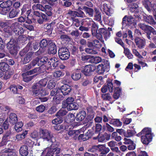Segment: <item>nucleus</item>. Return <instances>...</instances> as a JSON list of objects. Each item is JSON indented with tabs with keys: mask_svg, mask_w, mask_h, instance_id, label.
I'll list each match as a JSON object with an SVG mask.
<instances>
[{
	"mask_svg": "<svg viewBox=\"0 0 156 156\" xmlns=\"http://www.w3.org/2000/svg\"><path fill=\"white\" fill-rule=\"evenodd\" d=\"M138 15H134L135 19L132 16H129L127 17L126 16H125L122 19V23L126 25H130L133 24L134 26L136 24V22L137 21H140V16Z\"/></svg>",
	"mask_w": 156,
	"mask_h": 156,
	"instance_id": "0eeeda50",
	"label": "nucleus"
},
{
	"mask_svg": "<svg viewBox=\"0 0 156 156\" xmlns=\"http://www.w3.org/2000/svg\"><path fill=\"white\" fill-rule=\"evenodd\" d=\"M74 99L73 98L69 97L66 99V100L63 101L62 103V107L63 108H66L69 105L73 102Z\"/></svg>",
	"mask_w": 156,
	"mask_h": 156,
	"instance_id": "72a5a7b5",
	"label": "nucleus"
},
{
	"mask_svg": "<svg viewBox=\"0 0 156 156\" xmlns=\"http://www.w3.org/2000/svg\"><path fill=\"white\" fill-rule=\"evenodd\" d=\"M99 33H98V40H99L102 43L104 42V40L102 39V35L106 31L104 28H100L98 30Z\"/></svg>",
	"mask_w": 156,
	"mask_h": 156,
	"instance_id": "8fccbe9b",
	"label": "nucleus"
},
{
	"mask_svg": "<svg viewBox=\"0 0 156 156\" xmlns=\"http://www.w3.org/2000/svg\"><path fill=\"white\" fill-rule=\"evenodd\" d=\"M27 133L28 131L25 130L23 131L22 133L16 135V138L18 140H21L25 137V136Z\"/></svg>",
	"mask_w": 156,
	"mask_h": 156,
	"instance_id": "864d4df0",
	"label": "nucleus"
},
{
	"mask_svg": "<svg viewBox=\"0 0 156 156\" xmlns=\"http://www.w3.org/2000/svg\"><path fill=\"white\" fill-rule=\"evenodd\" d=\"M98 74H103L110 70V63L107 60L98 56Z\"/></svg>",
	"mask_w": 156,
	"mask_h": 156,
	"instance_id": "f257e3e1",
	"label": "nucleus"
},
{
	"mask_svg": "<svg viewBox=\"0 0 156 156\" xmlns=\"http://www.w3.org/2000/svg\"><path fill=\"white\" fill-rule=\"evenodd\" d=\"M59 58L62 60L68 59L70 56L69 51L67 47H62L59 48L58 51Z\"/></svg>",
	"mask_w": 156,
	"mask_h": 156,
	"instance_id": "6e6552de",
	"label": "nucleus"
},
{
	"mask_svg": "<svg viewBox=\"0 0 156 156\" xmlns=\"http://www.w3.org/2000/svg\"><path fill=\"white\" fill-rule=\"evenodd\" d=\"M86 116V113L84 111H79L75 117V119L77 121L81 122L83 120Z\"/></svg>",
	"mask_w": 156,
	"mask_h": 156,
	"instance_id": "b1692460",
	"label": "nucleus"
},
{
	"mask_svg": "<svg viewBox=\"0 0 156 156\" xmlns=\"http://www.w3.org/2000/svg\"><path fill=\"white\" fill-rule=\"evenodd\" d=\"M110 123L116 126H120L122 125V122L120 121L119 119H118L112 120L110 122Z\"/></svg>",
	"mask_w": 156,
	"mask_h": 156,
	"instance_id": "5fc2aeb1",
	"label": "nucleus"
},
{
	"mask_svg": "<svg viewBox=\"0 0 156 156\" xmlns=\"http://www.w3.org/2000/svg\"><path fill=\"white\" fill-rule=\"evenodd\" d=\"M145 131V135L141 137V141L145 144L147 145L151 141L152 138V135L151 133V130L150 128H145L142 130V132Z\"/></svg>",
	"mask_w": 156,
	"mask_h": 156,
	"instance_id": "423d86ee",
	"label": "nucleus"
},
{
	"mask_svg": "<svg viewBox=\"0 0 156 156\" xmlns=\"http://www.w3.org/2000/svg\"><path fill=\"white\" fill-rule=\"evenodd\" d=\"M12 32L16 35L20 36L23 34L25 30L22 27H20V24L18 22H15L11 24Z\"/></svg>",
	"mask_w": 156,
	"mask_h": 156,
	"instance_id": "f8f14e48",
	"label": "nucleus"
},
{
	"mask_svg": "<svg viewBox=\"0 0 156 156\" xmlns=\"http://www.w3.org/2000/svg\"><path fill=\"white\" fill-rule=\"evenodd\" d=\"M64 108L60 109L55 114L56 116H60L64 118V116L66 115L68 113V111Z\"/></svg>",
	"mask_w": 156,
	"mask_h": 156,
	"instance_id": "ea45409f",
	"label": "nucleus"
},
{
	"mask_svg": "<svg viewBox=\"0 0 156 156\" xmlns=\"http://www.w3.org/2000/svg\"><path fill=\"white\" fill-rule=\"evenodd\" d=\"M121 89L119 87L115 88V93L113 95L114 98L116 99L118 98L121 93Z\"/></svg>",
	"mask_w": 156,
	"mask_h": 156,
	"instance_id": "6e6d98bb",
	"label": "nucleus"
},
{
	"mask_svg": "<svg viewBox=\"0 0 156 156\" xmlns=\"http://www.w3.org/2000/svg\"><path fill=\"white\" fill-rule=\"evenodd\" d=\"M139 27L144 30L145 32H148L149 30H152V27H151L145 25L144 23H140L138 24Z\"/></svg>",
	"mask_w": 156,
	"mask_h": 156,
	"instance_id": "c03bdc74",
	"label": "nucleus"
},
{
	"mask_svg": "<svg viewBox=\"0 0 156 156\" xmlns=\"http://www.w3.org/2000/svg\"><path fill=\"white\" fill-rule=\"evenodd\" d=\"M55 24V23L52 22L50 23L44 24L43 26L45 32H47L50 34H51Z\"/></svg>",
	"mask_w": 156,
	"mask_h": 156,
	"instance_id": "c85d7f7f",
	"label": "nucleus"
},
{
	"mask_svg": "<svg viewBox=\"0 0 156 156\" xmlns=\"http://www.w3.org/2000/svg\"><path fill=\"white\" fill-rule=\"evenodd\" d=\"M48 61V58L46 57H43L41 58L39 57V63H38L39 66H44Z\"/></svg>",
	"mask_w": 156,
	"mask_h": 156,
	"instance_id": "09e8293b",
	"label": "nucleus"
},
{
	"mask_svg": "<svg viewBox=\"0 0 156 156\" xmlns=\"http://www.w3.org/2000/svg\"><path fill=\"white\" fill-rule=\"evenodd\" d=\"M42 155L44 156H60L59 154H57L55 152L53 151L52 149L49 148H47L45 150L43 151L42 153Z\"/></svg>",
	"mask_w": 156,
	"mask_h": 156,
	"instance_id": "5701e85b",
	"label": "nucleus"
},
{
	"mask_svg": "<svg viewBox=\"0 0 156 156\" xmlns=\"http://www.w3.org/2000/svg\"><path fill=\"white\" fill-rule=\"evenodd\" d=\"M144 19L145 21L150 24H154L156 23V22L151 16H144Z\"/></svg>",
	"mask_w": 156,
	"mask_h": 156,
	"instance_id": "a19ab883",
	"label": "nucleus"
},
{
	"mask_svg": "<svg viewBox=\"0 0 156 156\" xmlns=\"http://www.w3.org/2000/svg\"><path fill=\"white\" fill-rule=\"evenodd\" d=\"M64 73L62 72L60 70L55 71L53 73V76L55 78H58L61 77L63 76Z\"/></svg>",
	"mask_w": 156,
	"mask_h": 156,
	"instance_id": "4d7b16f0",
	"label": "nucleus"
},
{
	"mask_svg": "<svg viewBox=\"0 0 156 156\" xmlns=\"http://www.w3.org/2000/svg\"><path fill=\"white\" fill-rule=\"evenodd\" d=\"M10 91L14 94H21V91L17 89L16 85L13 84L10 86L9 87Z\"/></svg>",
	"mask_w": 156,
	"mask_h": 156,
	"instance_id": "79ce46f5",
	"label": "nucleus"
},
{
	"mask_svg": "<svg viewBox=\"0 0 156 156\" xmlns=\"http://www.w3.org/2000/svg\"><path fill=\"white\" fill-rule=\"evenodd\" d=\"M19 10L13 8L9 12V15L8 16V17L10 19H12L17 17L18 14L19 13Z\"/></svg>",
	"mask_w": 156,
	"mask_h": 156,
	"instance_id": "c756f323",
	"label": "nucleus"
},
{
	"mask_svg": "<svg viewBox=\"0 0 156 156\" xmlns=\"http://www.w3.org/2000/svg\"><path fill=\"white\" fill-rule=\"evenodd\" d=\"M31 136L36 140L41 139L40 134L37 131H34L31 134Z\"/></svg>",
	"mask_w": 156,
	"mask_h": 156,
	"instance_id": "bf43d9fd",
	"label": "nucleus"
},
{
	"mask_svg": "<svg viewBox=\"0 0 156 156\" xmlns=\"http://www.w3.org/2000/svg\"><path fill=\"white\" fill-rule=\"evenodd\" d=\"M49 143H51L50 146V149H52V150L55 152V154H59L60 153L61 148L58 147V142H56V138L54 136L52 137L51 140L49 141Z\"/></svg>",
	"mask_w": 156,
	"mask_h": 156,
	"instance_id": "2eb2a0df",
	"label": "nucleus"
},
{
	"mask_svg": "<svg viewBox=\"0 0 156 156\" xmlns=\"http://www.w3.org/2000/svg\"><path fill=\"white\" fill-rule=\"evenodd\" d=\"M21 10V15L24 16V17H27L29 16L32 11L30 5L28 4L24 5Z\"/></svg>",
	"mask_w": 156,
	"mask_h": 156,
	"instance_id": "f3484780",
	"label": "nucleus"
},
{
	"mask_svg": "<svg viewBox=\"0 0 156 156\" xmlns=\"http://www.w3.org/2000/svg\"><path fill=\"white\" fill-rule=\"evenodd\" d=\"M87 113L88 114V116H90V120L92 119L94 117L95 114L93 111V107L91 106H89L87 108Z\"/></svg>",
	"mask_w": 156,
	"mask_h": 156,
	"instance_id": "49530a36",
	"label": "nucleus"
},
{
	"mask_svg": "<svg viewBox=\"0 0 156 156\" xmlns=\"http://www.w3.org/2000/svg\"><path fill=\"white\" fill-rule=\"evenodd\" d=\"M85 16L84 12L81 10H78V11H75L74 17H83Z\"/></svg>",
	"mask_w": 156,
	"mask_h": 156,
	"instance_id": "774afa93",
	"label": "nucleus"
},
{
	"mask_svg": "<svg viewBox=\"0 0 156 156\" xmlns=\"http://www.w3.org/2000/svg\"><path fill=\"white\" fill-rule=\"evenodd\" d=\"M80 9L83 10L87 13H88L90 16H93V9L91 8L86 6H84L82 8H80Z\"/></svg>",
	"mask_w": 156,
	"mask_h": 156,
	"instance_id": "37998d69",
	"label": "nucleus"
},
{
	"mask_svg": "<svg viewBox=\"0 0 156 156\" xmlns=\"http://www.w3.org/2000/svg\"><path fill=\"white\" fill-rule=\"evenodd\" d=\"M136 133V131L134 129H128L127 132L124 133V136L127 137H130L133 136Z\"/></svg>",
	"mask_w": 156,
	"mask_h": 156,
	"instance_id": "603ef678",
	"label": "nucleus"
},
{
	"mask_svg": "<svg viewBox=\"0 0 156 156\" xmlns=\"http://www.w3.org/2000/svg\"><path fill=\"white\" fill-rule=\"evenodd\" d=\"M27 38L26 37H24L23 36L20 35L18 38V40L23 45L27 43Z\"/></svg>",
	"mask_w": 156,
	"mask_h": 156,
	"instance_id": "0e129e2a",
	"label": "nucleus"
},
{
	"mask_svg": "<svg viewBox=\"0 0 156 156\" xmlns=\"http://www.w3.org/2000/svg\"><path fill=\"white\" fill-rule=\"evenodd\" d=\"M39 133L40 134V137L44 140L49 142V141L53 137V134L51 133L50 131L47 129H40L39 130Z\"/></svg>",
	"mask_w": 156,
	"mask_h": 156,
	"instance_id": "9d476101",
	"label": "nucleus"
},
{
	"mask_svg": "<svg viewBox=\"0 0 156 156\" xmlns=\"http://www.w3.org/2000/svg\"><path fill=\"white\" fill-rule=\"evenodd\" d=\"M50 63L54 68L57 67L58 65L59 62L58 58H52L49 59Z\"/></svg>",
	"mask_w": 156,
	"mask_h": 156,
	"instance_id": "c9c22d12",
	"label": "nucleus"
},
{
	"mask_svg": "<svg viewBox=\"0 0 156 156\" xmlns=\"http://www.w3.org/2000/svg\"><path fill=\"white\" fill-rule=\"evenodd\" d=\"M51 39H43L41 40L39 43L40 48L38 51H36L35 54L36 55H39L44 53L46 50V48L48 47L51 41Z\"/></svg>",
	"mask_w": 156,
	"mask_h": 156,
	"instance_id": "39448f33",
	"label": "nucleus"
},
{
	"mask_svg": "<svg viewBox=\"0 0 156 156\" xmlns=\"http://www.w3.org/2000/svg\"><path fill=\"white\" fill-rule=\"evenodd\" d=\"M91 31L93 37H95L98 39V25L95 22L92 25Z\"/></svg>",
	"mask_w": 156,
	"mask_h": 156,
	"instance_id": "473e14b6",
	"label": "nucleus"
},
{
	"mask_svg": "<svg viewBox=\"0 0 156 156\" xmlns=\"http://www.w3.org/2000/svg\"><path fill=\"white\" fill-rule=\"evenodd\" d=\"M63 98L62 95H61V96L53 97L52 100L56 104L58 105L60 103L61 101L63 99Z\"/></svg>",
	"mask_w": 156,
	"mask_h": 156,
	"instance_id": "e2e57ef3",
	"label": "nucleus"
},
{
	"mask_svg": "<svg viewBox=\"0 0 156 156\" xmlns=\"http://www.w3.org/2000/svg\"><path fill=\"white\" fill-rule=\"evenodd\" d=\"M134 41L136 45L139 48H142L144 47L146 44V40L144 39L137 37Z\"/></svg>",
	"mask_w": 156,
	"mask_h": 156,
	"instance_id": "4be33fe9",
	"label": "nucleus"
},
{
	"mask_svg": "<svg viewBox=\"0 0 156 156\" xmlns=\"http://www.w3.org/2000/svg\"><path fill=\"white\" fill-rule=\"evenodd\" d=\"M94 22L92 20L89 18L84 19L81 23V24L85 26H89L92 25Z\"/></svg>",
	"mask_w": 156,
	"mask_h": 156,
	"instance_id": "a18cd8bd",
	"label": "nucleus"
},
{
	"mask_svg": "<svg viewBox=\"0 0 156 156\" xmlns=\"http://www.w3.org/2000/svg\"><path fill=\"white\" fill-rule=\"evenodd\" d=\"M9 122L13 125L15 124L18 121V118L16 115L12 113L9 115Z\"/></svg>",
	"mask_w": 156,
	"mask_h": 156,
	"instance_id": "f704fd0d",
	"label": "nucleus"
},
{
	"mask_svg": "<svg viewBox=\"0 0 156 156\" xmlns=\"http://www.w3.org/2000/svg\"><path fill=\"white\" fill-rule=\"evenodd\" d=\"M110 137V136L105 133L99 134L98 135V141L102 142L106 140H108Z\"/></svg>",
	"mask_w": 156,
	"mask_h": 156,
	"instance_id": "cd10ccee",
	"label": "nucleus"
},
{
	"mask_svg": "<svg viewBox=\"0 0 156 156\" xmlns=\"http://www.w3.org/2000/svg\"><path fill=\"white\" fill-rule=\"evenodd\" d=\"M34 52H29L25 55L22 62L23 64H26L29 62L32 59Z\"/></svg>",
	"mask_w": 156,
	"mask_h": 156,
	"instance_id": "bb28decb",
	"label": "nucleus"
},
{
	"mask_svg": "<svg viewBox=\"0 0 156 156\" xmlns=\"http://www.w3.org/2000/svg\"><path fill=\"white\" fill-rule=\"evenodd\" d=\"M0 6V14L6 15L11 10L10 9H8L5 7Z\"/></svg>",
	"mask_w": 156,
	"mask_h": 156,
	"instance_id": "052dcab7",
	"label": "nucleus"
},
{
	"mask_svg": "<svg viewBox=\"0 0 156 156\" xmlns=\"http://www.w3.org/2000/svg\"><path fill=\"white\" fill-rule=\"evenodd\" d=\"M32 93L33 95H34L35 96L37 97V98L44 96L47 95H48L49 94L48 91L45 89H42V88L33 90Z\"/></svg>",
	"mask_w": 156,
	"mask_h": 156,
	"instance_id": "6ab92c4d",
	"label": "nucleus"
},
{
	"mask_svg": "<svg viewBox=\"0 0 156 156\" xmlns=\"http://www.w3.org/2000/svg\"><path fill=\"white\" fill-rule=\"evenodd\" d=\"M98 66L94 64H90L86 66L83 68L82 73L87 76H90L93 74V73L96 70L98 73Z\"/></svg>",
	"mask_w": 156,
	"mask_h": 156,
	"instance_id": "1a4fd4ad",
	"label": "nucleus"
},
{
	"mask_svg": "<svg viewBox=\"0 0 156 156\" xmlns=\"http://www.w3.org/2000/svg\"><path fill=\"white\" fill-rule=\"evenodd\" d=\"M39 45V43L38 42H32L31 41H30L26 47L20 52V54L22 56L29 50H30V52H34L38 49Z\"/></svg>",
	"mask_w": 156,
	"mask_h": 156,
	"instance_id": "7ed1b4c3",
	"label": "nucleus"
},
{
	"mask_svg": "<svg viewBox=\"0 0 156 156\" xmlns=\"http://www.w3.org/2000/svg\"><path fill=\"white\" fill-rule=\"evenodd\" d=\"M24 144H25L24 145L28 146L29 147H32L34 144V142L31 140L27 139L24 142Z\"/></svg>",
	"mask_w": 156,
	"mask_h": 156,
	"instance_id": "338daca9",
	"label": "nucleus"
},
{
	"mask_svg": "<svg viewBox=\"0 0 156 156\" xmlns=\"http://www.w3.org/2000/svg\"><path fill=\"white\" fill-rule=\"evenodd\" d=\"M20 154L21 156H27L29 153L28 147L26 145H22L20 148Z\"/></svg>",
	"mask_w": 156,
	"mask_h": 156,
	"instance_id": "7c9ffc66",
	"label": "nucleus"
},
{
	"mask_svg": "<svg viewBox=\"0 0 156 156\" xmlns=\"http://www.w3.org/2000/svg\"><path fill=\"white\" fill-rule=\"evenodd\" d=\"M15 124L14 129L17 132L19 133L22 130L23 123L22 121L17 122Z\"/></svg>",
	"mask_w": 156,
	"mask_h": 156,
	"instance_id": "e433bc0d",
	"label": "nucleus"
},
{
	"mask_svg": "<svg viewBox=\"0 0 156 156\" xmlns=\"http://www.w3.org/2000/svg\"><path fill=\"white\" fill-rule=\"evenodd\" d=\"M41 72V69L40 67H38L23 73L22 76L23 78V80L26 82L31 81L36 76L37 74L29 76L37 73H40Z\"/></svg>",
	"mask_w": 156,
	"mask_h": 156,
	"instance_id": "f03ea898",
	"label": "nucleus"
},
{
	"mask_svg": "<svg viewBox=\"0 0 156 156\" xmlns=\"http://www.w3.org/2000/svg\"><path fill=\"white\" fill-rule=\"evenodd\" d=\"M129 11L131 12L137 14L139 12L138 6L136 3H131L129 5Z\"/></svg>",
	"mask_w": 156,
	"mask_h": 156,
	"instance_id": "a878e982",
	"label": "nucleus"
},
{
	"mask_svg": "<svg viewBox=\"0 0 156 156\" xmlns=\"http://www.w3.org/2000/svg\"><path fill=\"white\" fill-rule=\"evenodd\" d=\"M48 53L50 54L55 55L57 53V46L55 43L53 41L51 40L48 46Z\"/></svg>",
	"mask_w": 156,
	"mask_h": 156,
	"instance_id": "aec40b11",
	"label": "nucleus"
},
{
	"mask_svg": "<svg viewBox=\"0 0 156 156\" xmlns=\"http://www.w3.org/2000/svg\"><path fill=\"white\" fill-rule=\"evenodd\" d=\"M12 135L11 132L10 130L7 131L4 133L2 137V140L0 143V147L5 145L7 143L10 141V139Z\"/></svg>",
	"mask_w": 156,
	"mask_h": 156,
	"instance_id": "a211bd4d",
	"label": "nucleus"
},
{
	"mask_svg": "<svg viewBox=\"0 0 156 156\" xmlns=\"http://www.w3.org/2000/svg\"><path fill=\"white\" fill-rule=\"evenodd\" d=\"M100 8L102 12H105L108 16H111L114 12L113 9L104 2H101Z\"/></svg>",
	"mask_w": 156,
	"mask_h": 156,
	"instance_id": "4468645a",
	"label": "nucleus"
},
{
	"mask_svg": "<svg viewBox=\"0 0 156 156\" xmlns=\"http://www.w3.org/2000/svg\"><path fill=\"white\" fill-rule=\"evenodd\" d=\"M33 14L34 16L39 17L37 19V22L40 24H42L44 22H47L49 20L47 16L41 12L34 11L33 12Z\"/></svg>",
	"mask_w": 156,
	"mask_h": 156,
	"instance_id": "9b49d317",
	"label": "nucleus"
},
{
	"mask_svg": "<svg viewBox=\"0 0 156 156\" xmlns=\"http://www.w3.org/2000/svg\"><path fill=\"white\" fill-rule=\"evenodd\" d=\"M10 41L6 44V48L9 53L12 55H16L17 53V46L16 40L13 38H9Z\"/></svg>",
	"mask_w": 156,
	"mask_h": 156,
	"instance_id": "20e7f679",
	"label": "nucleus"
},
{
	"mask_svg": "<svg viewBox=\"0 0 156 156\" xmlns=\"http://www.w3.org/2000/svg\"><path fill=\"white\" fill-rule=\"evenodd\" d=\"M57 118L55 119L52 121V123L54 124H58L62 123L63 121L64 118L60 116H56Z\"/></svg>",
	"mask_w": 156,
	"mask_h": 156,
	"instance_id": "3c124183",
	"label": "nucleus"
},
{
	"mask_svg": "<svg viewBox=\"0 0 156 156\" xmlns=\"http://www.w3.org/2000/svg\"><path fill=\"white\" fill-rule=\"evenodd\" d=\"M48 81V77H47L41 79L38 83H35L33 85L32 87V89L35 90L42 88L46 86Z\"/></svg>",
	"mask_w": 156,
	"mask_h": 156,
	"instance_id": "dca6fc26",
	"label": "nucleus"
},
{
	"mask_svg": "<svg viewBox=\"0 0 156 156\" xmlns=\"http://www.w3.org/2000/svg\"><path fill=\"white\" fill-rule=\"evenodd\" d=\"M39 57H37L34 59L30 64L31 65L32 67L33 68L37 64L38 66V63H39Z\"/></svg>",
	"mask_w": 156,
	"mask_h": 156,
	"instance_id": "69168bd1",
	"label": "nucleus"
},
{
	"mask_svg": "<svg viewBox=\"0 0 156 156\" xmlns=\"http://www.w3.org/2000/svg\"><path fill=\"white\" fill-rule=\"evenodd\" d=\"M11 25L8 26L4 28V31L5 32L4 36L5 37H10L12 35V33Z\"/></svg>",
	"mask_w": 156,
	"mask_h": 156,
	"instance_id": "2f4dec72",
	"label": "nucleus"
},
{
	"mask_svg": "<svg viewBox=\"0 0 156 156\" xmlns=\"http://www.w3.org/2000/svg\"><path fill=\"white\" fill-rule=\"evenodd\" d=\"M12 5V2L10 0H8L6 1L2 2L0 4V6L5 7L11 9V7Z\"/></svg>",
	"mask_w": 156,
	"mask_h": 156,
	"instance_id": "58836bf2",
	"label": "nucleus"
},
{
	"mask_svg": "<svg viewBox=\"0 0 156 156\" xmlns=\"http://www.w3.org/2000/svg\"><path fill=\"white\" fill-rule=\"evenodd\" d=\"M111 138L117 141H119L121 140V137L118 136L116 132H113L112 134Z\"/></svg>",
	"mask_w": 156,
	"mask_h": 156,
	"instance_id": "13d9d810",
	"label": "nucleus"
},
{
	"mask_svg": "<svg viewBox=\"0 0 156 156\" xmlns=\"http://www.w3.org/2000/svg\"><path fill=\"white\" fill-rule=\"evenodd\" d=\"M61 92L65 96L69 94L72 90L71 86L67 84H65L59 88Z\"/></svg>",
	"mask_w": 156,
	"mask_h": 156,
	"instance_id": "412c9836",
	"label": "nucleus"
},
{
	"mask_svg": "<svg viewBox=\"0 0 156 156\" xmlns=\"http://www.w3.org/2000/svg\"><path fill=\"white\" fill-rule=\"evenodd\" d=\"M142 2L143 5L149 12H151L153 9L156 11V4L154 3L153 0H143Z\"/></svg>",
	"mask_w": 156,
	"mask_h": 156,
	"instance_id": "ddd939ff",
	"label": "nucleus"
},
{
	"mask_svg": "<svg viewBox=\"0 0 156 156\" xmlns=\"http://www.w3.org/2000/svg\"><path fill=\"white\" fill-rule=\"evenodd\" d=\"M11 69L10 67L5 61L0 62V70L3 72H9Z\"/></svg>",
	"mask_w": 156,
	"mask_h": 156,
	"instance_id": "393cba45",
	"label": "nucleus"
},
{
	"mask_svg": "<svg viewBox=\"0 0 156 156\" xmlns=\"http://www.w3.org/2000/svg\"><path fill=\"white\" fill-rule=\"evenodd\" d=\"M3 61L5 62L8 65H9L12 66L14 65L15 63V62L14 60L11 58H5L3 59Z\"/></svg>",
	"mask_w": 156,
	"mask_h": 156,
	"instance_id": "680f3d73",
	"label": "nucleus"
},
{
	"mask_svg": "<svg viewBox=\"0 0 156 156\" xmlns=\"http://www.w3.org/2000/svg\"><path fill=\"white\" fill-rule=\"evenodd\" d=\"M79 108V105L75 102H73L72 104H70L66 108L69 111L73 110H76L78 109Z\"/></svg>",
	"mask_w": 156,
	"mask_h": 156,
	"instance_id": "de8ad7c7",
	"label": "nucleus"
},
{
	"mask_svg": "<svg viewBox=\"0 0 156 156\" xmlns=\"http://www.w3.org/2000/svg\"><path fill=\"white\" fill-rule=\"evenodd\" d=\"M81 73L77 71H74L71 75V77L74 80H78L81 77Z\"/></svg>",
	"mask_w": 156,
	"mask_h": 156,
	"instance_id": "4c0bfd02",
	"label": "nucleus"
}]
</instances>
